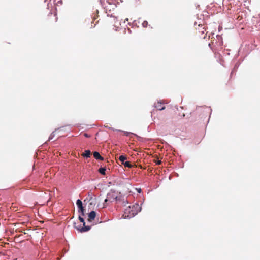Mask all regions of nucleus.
<instances>
[{
    "label": "nucleus",
    "mask_w": 260,
    "mask_h": 260,
    "mask_svg": "<svg viewBox=\"0 0 260 260\" xmlns=\"http://www.w3.org/2000/svg\"><path fill=\"white\" fill-rule=\"evenodd\" d=\"M141 210V207L138 204L129 206L125 209L124 215L125 217L131 218L137 215Z\"/></svg>",
    "instance_id": "obj_1"
},
{
    "label": "nucleus",
    "mask_w": 260,
    "mask_h": 260,
    "mask_svg": "<svg viewBox=\"0 0 260 260\" xmlns=\"http://www.w3.org/2000/svg\"><path fill=\"white\" fill-rule=\"evenodd\" d=\"M120 200V197H118L117 193L115 191L111 190L107 195V198L105 200L104 207L107 206L106 204L108 202H112L114 201L118 202Z\"/></svg>",
    "instance_id": "obj_2"
},
{
    "label": "nucleus",
    "mask_w": 260,
    "mask_h": 260,
    "mask_svg": "<svg viewBox=\"0 0 260 260\" xmlns=\"http://www.w3.org/2000/svg\"><path fill=\"white\" fill-rule=\"evenodd\" d=\"M82 216L79 215V219L81 222L83 223V226L81 227L80 226H76V224L74 223V227L77 229L78 230L80 231L81 232H85L88 231L90 229V226H86L85 225V222L84 221V219L83 217H82Z\"/></svg>",
    "instance_id": "obj_3"
},
{
    "label": "nucleus",
    "mask_w": 260,
    "mask_h": 260,
    "mask_svg": "<svg viewBox=\"0 0 260 260\" xmlns=\"http://www.w3.org/2000/svg\"><path fill=\"white\" fill-rule=\"evenodd\" d=\"M46 20L49 23L56 22L57 21L56 14L50 13L46 18Z\"/></svg>",
    "instance_id": "obj_4"
},
{
    "label": "nucleus",
    "mask_w": 260,
    "mask_h": 260,
    "mask_svg": "<svg viewBox=\"0 0 260 260\" xmlns=\"http://www.w3.org/2000/svg\"><path fill=\"white\" fill-rule=\"evenodd\" d=\"M126 159V157L124 155H120L119 157V160L121 164L124 166L125 167H128L129 168H132L133 165L130 163V162L125 161Z\"/></svg>",
    "instance_id": "obj_5"
},
{
    "label": "nucleus",
    "mask_w": 260,
    "mask_h": 260,
    "mask_svg": "<svg viewBox=\"0 0 260 260\" xmlns=\"http://www.w3.org/2000/svg\"><path fill=\"white\" fill-rule=\"evenodd\" d=\"M96 216V212L94 211H91L88 214V221L91 222L93 220Z\"/></svg>",
    "instance_id": "obj_6"
},
{
    "label": "nucleus",
    "mask_w": 260,
    "mask_h": 260,
    "mask_svg": "<svg viewBox=\"0 0 260 260\" xmlns=\"http://www.w3.org/2000/svg\"><path fill=\"white\" fill-rule=\"evenodd\" d=\"M156 108L159 110H162L165 109V107L163 106L162 103L157 102L155 105Z\"/></svg>",
    "instance_id": "obj_7"
},
{
    "label": "nucleus",
    "mask_w": 260,
    "mask_h": 260,
    "mask_svg": "<svg viewBox=\"0 0 260 260\" xmlns=\"http://www.w3.org/2000/svg\"><path fill=\"white\" fill-rule=\"evenodd\" d=\"M93 156L96 159H99L101 160H103L104 158L101 156L100 153L98 152L95 151L93 152Z\"/></svg>",
    "instance_id": "obj_8"
},
{
    "label": "nucleus",
    "mask_w": 260,
    "mask_h": 260,
    "mask_svg": "<svg viewBox=\"0 0 260 260\" xmlns=\"http://www.w3.org/2000/svg\"><path fill=\"white\" fill-rule=\"evenodd\" d=\"M82 155L84 157H90L91 155V152L89 150H85L84 153H83Z\"/></svg>",
    "instance_id": "obj_9"
},
{
    "label": "nucleus",
    "mask_w": 260,
    "mask_h": 260,
    "mask_svg": "<svg viewBox=\"0 0 260 260\" xmlns=\"http://www.w3.org/2000/svg\"><path fill=\"white\" fill-rule=\"evenodd\" d=\"M106 169L105 168H100L99 172L102 175H105Z\"/></svg>",
    "instance_id": "obj_10"
},
{
    "label": "nucleus",
    "mask_w": 260,
    "mask_h": 260,
    "mask_svg": "<svg viewBox=\"0 0 260 260\" xmlns=\"http://www.w3.org/2000/svg\"><path fill=\"white\" fill-rule=\"evenodd\" d=\"M84 211H85V209H83L82 210H79L78 211L79 213L80 214V215L82 216H84L85 215Z\"/></svg>",
    "instance_id": "obj_11"
},
{
    "label": "nucleus",
    "mask_w": 260,
    "mask_h": 260,
    "mask_svg": "<svg viewBox=\"0 0 260 260\" xmlns=\"http://www.w3.org/2000/svg\"><path fill=\"white\" fill-rule=\"evenodd\" d=\"M76 204L77 206H81V205H82V202L80 200L78 199L76 202Z\"/></svg>",
    "instance_id": "obj_12"
},
{
    "label": "nucleus",
    "mask_w": 260,
    "mask_h": 260,
    "mask_svg": "<svg viewBox=\"0 0 260 260\" xmlns=\"http://www.w3.org/2000/svg\"><path fill=\"white\" fill-rule=\"evenodd\" d=\"M148 25V22L146 21H144L143 23H142V26L144 27H146Z\"/></svg>",
    "instance_id": "obj_13"
},
{
    "label": "nucleus",
    "mask_w": 260,
    "mask_h": 260,
    "mask_svg": "<svg viewBox=\"0 0 260 260\" xmlns=\"http://www.w3.org/2000/svg\"><path fill=\"white\" fill-rule=\"evenodd\" d=\"M242 19H243V17H242V16H241V15H238V16H237V17H236V19H237L238 21H240V20H241Z\"/></svg>",
    "instance_id": "obj_14"
},
{
    "label": "nucleus",
    "mask_w": 260,
    "mask_h": 260,
    "mask_svg": "<svg viewBox=\"0 0 260 260\" xmlns=\"http://www.w3.org/2000/svg\"><path fill=\"white\" fill-rule=\"evenodd\" d=\"M154 161L156 162V165H160L161 164V161L159 160H154Z\"/></svg>",
    "instance_id": "obj_15"
},
{
    "label": "nucleus",
    "mask_w": 260,
    "mask_h": 260,
    "mask_svg": "<svg viewBox=\"0 0 260 260\" xmlns=\"http://www.w3.org/2000/svg\"><path fill=\"white\" fill-rule=\"evenodd\" d=\"M78 207L79 208V210H82V209H84V207H83L82 205L78 206Z\"/></svg>",
    "instance_id": "obj_16"
},
{
    "label": "nucleus",
    "mask_w": 260,
    "mask_h": 260,
    "mask_svg": "<svg viewBox=\"0 0 260 260\" xmlns=\"http://www.w3.org/2000/svg\"><path fill=\"white\" fill-rule=\"evenodd\" d=\"M78 207L79 208V210H82V209H84V207H83L82 205L78 206Z\"/></svg>",
    "instance_id": "obj_17"
},
{
    "label": "nucleus",
    "mask_w": 260,
    "mask_h": 260,
    "mask_svg": "<svg viewBox=\"0 0 260 260\" xmlns=\"http://www.w3.org/2000/svg\"><path fill=\"white\" fill-rule=\"evenodd\" d=\"M129 134V133L128 132H124V135H125L126 136H128Z\"/></svg>",
    "instance_id": "obj_18"
},
{
    "label": "nucleus",
    "mask_w": 260,
    "mask_h": 260,
    "mask_svg": "<svg viewBox=\"0 0 260 260\" xmlns=\"http://www.w3.org/2000/svg\"><path fill=\"white\" fill-rule=\"evenodd\" d=\"M84 136L86 137H89V136H88V135L86 133H85L84 134Z\"/></svg>",
    "instance_id": "obj_19"
},
{
    "label": "nucleus",
    "mask_w": 260,
    "mask_h": 260,
    "mask_svg": "<svg viewBox=\"0 0 260 260\" xmlns=\"http://www.w3.org/2000/svg\"><path fill=\"white\" fill-rule=\"evenodd\" d=\"M128 21V18H126L124 20V23L126 22V21Z\"/></svg>",
    "instance_id": "obj_20"
},
{
    "label": "nucleus",
    "mask_w": 260,
    "mask_h": 260,
    "mask_svg": "<svg viewBox=\"0 0 260 260\" xmlns=\"http://www.w3.org/2000/svg\"><path fill=\"white\" fill-rule=\"evenodd\" d=\"M128 31H129L130 33L131 32V30H130V29H129V28H128Z\"/></svg>",
    "instance_id": "obj_21"
},
{
    "label": "nucleus",
    "mask_w": 260,
    "mask_h": 260,
    "mask_svg": "<svg viewBox=\"0 0 260 260\" xmlns=\"http://www.w3.org/2000/svg\"><path fill=\"white\" fill-rule=\"evenodd\" d=\"M138 192H141V189H139V190H138Z\"/></svg>",
    "instance_id": "obj_22"
},
{
    "label": "nucleus",
    "mask_w": 260,
    "mask_h": 260,
    "mask_svg": "<svg viewBox=\"0 0 260 260\" xmlns=\"http://www.w3.org/2000/svg\"><path fill=\"white\" fill-rule=\"evenodd\" d=\"M46 2V0H44V2Z\"/></svg>",
    "instance_id": "obj_23"
},
{
    "label": "nucleus",
    "mask_w": 260,
    "mask_h": 260,
    "mask_svg": "<svg viewBox=\"0 0 260 260\" xmlns=\"http://www.w3.org/2000/svg\"><path fill=\"white\" fill-rule=\"evenodd\" d=\"M14 260H17L16 259H14Z\"/></svg>",
    "instance_id": "obj_24"
}]
</instances>
